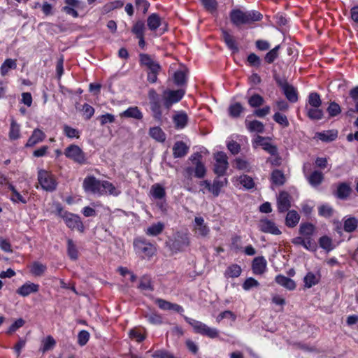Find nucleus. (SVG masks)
Listing matches in <instances>:
<instances>
[{"label":"nucleus","mask_w":358,"mask_h":358,"mask_svg":"<svg viewBox=\"0 0 358 358\" xmlns=\"http://www.w3.org/2000/svg\"><path fill=\"white\" fill-rule=\"evenodd\" d=\"M149 135L153 139L160 143H163L166 140V134L159 127H151L149 130Z\"/></svg>","instance_id":"72a5a7b5"},{"label":"nucleus","mask_w":358,"mask_h":358,"mask_svg":"<svg viewBox=\"0 0 358 358\" xmlns=\"http://www.w3.org/2000/svg\"><path fill=\"white\" fill-rule=\"evenodd\" d=\"M275 282L289 290H294L296 288L295 282L289 278L282 275H278L275 277Z\"/></svg>","instance_id":"a878e982"},{"label":"nucleus","mask_w":358,"mask_h":358,"mask_svg":"<svg viewBox=\"0 0 358 358\" xmlns=\"http://www.w3.org/2000/svg\"><path fill=\"white\" fill-rule=\"evenodd\" d=\"M138 288L142 291H152L151 280L148 276H143L140 281Z\"/></svg>","instance_id":"13d9d810"},{"label":"nucleus","mask_w":358,"mask_h":358,"mask_svg":"<svg viewBox=\"0 0 358 358\" xmlns=\"http://www.w3.org/2000/svg\"><path fill=\"white\" fill-rule=\"evenodd\" d=\"M184 319L189 325H191L196 334L207 336L210 338H216L219 336V331L216 328L210 327L200 321L187 316H184Z\"/></svg>","instance_id":"20e7f679"},{"label":"nucleus","mask_w":358,"mask_h":358,"mask_svg":"<svg viewBox=\"0 0 358 358\" xmlns=\"http://www.w3.org/2000/svg\"><path fill=\"white\" fill-rule=\"evenodd\" d=\"M47 270V266L39 262H34L30 266L31 273L36 276H42Z\"/></svg>","instance_id":"c756f323"},{"label":"nucleus","mask_w":358,"mask_h":358,"mask_svg":"<svg viewBox=\"0 0 358 358\" xmlns=\"http://www.w3.org/2000/svg\"><path fill=\"white\" fill-rule=\"evenodd\" d=\"M292 243L295 245H302L305 249L311 252L316 251L317 248L315 241H307L302 236L294 238Z\"/></svg>","instance_id":"aec40b11"},{"label":"nucleus","mask_w":358,"mask_h":358,"mask_svg":"<svg viewBox=\"0 0 358 358\" xmlns=\"http://www.w3.org/2000/svg\"><path fill=\"white\" fill-rule=\"evenodd\" d=\"M291 206L290 196L286 192H280L277 198V207L280 213H285Z\"/></svg>","instance_id":"dca6fc26"},{"label":"nucleus","mask_w":358,"mask_h":358,"mask_svg":"<svg viewBox=\"0 0 358 358\" xmlns=\"http://www.w3.org/2000/svg\"><path fill=\"white\" fill-rule=\"evenodd\" d=\"M172 119L174 126L177 129H184L189 120L187 113L183 110L176 111Z\"/></svg>","instance_id":"f3484780"},{"label":"nucleus","mask_w":358,"mask_h":358,"mask_svg":"<svg viewBox=\"0 0 358 358\" xmlns=\"http://www.w3.org/2000/svg\"><path fill=\"white\" fill-rule=\"evenodd\" d=\"M150 193L157 199H163L166 194L164 188L159 184H155L152 186Z\"/></svg>","instance_id":"c03bdc74"},{"label":"nucleus","mask_w":358,"mask_h":358,"mask_svg":"<svg viewBox=\"0 0 358 358\" xmlns=\"http://www.w3.org/2000/svg\"><path fill=\"white\" fill-rule=\"evenodd\" d=\"M17 68V61L13 59H6L0 67V73L1 76L7 75L8 71L11 69Z\"/></svg>","instance_id":"f704fd0d"},{"label":"nucleus","mask_w":358,"mask_h":358,"mask_svg":"<svg viewBox=\"0 0 358 358\" xmlns=\"http://www.w3.org/2000/svg\"><path fill=\"white\" fill-rule=\"evenodd\" d=\"M63 219L69 228L71 229H77L81 232L84 231L83 222L78 215L69 213H65L63 215Z\"/></svg>","instance_id":"f8f14e48"},{"label":"nucleus","mask_w":358,"mask_h":358,"mask_svg":"<svg viewBox=\"0 0 358 358\" xmlns=\"http://www.w3.org/2000/svg\"><path fill=\"white\" fill-rule=\"evenodd\" d=\"M351 189L346 183H341L337 187L336 195L338 198L346 199L350 194Z\"/></svg>","instance_id":"a19ab883"},{"label":"nucleus","mask_w":358,"mask_h":358,"mask_svg":"<svg viewBox=\"0 0 358 358\" xmlns=\"http://www.w3.org/2000/svg\"><path fill=\"white\" fill-rule=\"evenodd\" d=\"M319 244L322 248L327 251H330L334 248L332 246L331 239L327 236H322L319 239Z\"/></svg>","instance_id":"052dcab7"},{"label":"nucleus","mask_w":358,"mask_h":358,"mask_svg":"<svg viewBox=\"0 0 358 358\" xmlns=\"http://www.w3.org/2000/svg\"><path fill=\"white\" fill-rule=\"evenodd\" d=\"M229 17L231 22L236 27L260 21L262 19V15L257 10L244 12L240 9L231 10Z\"/></svg>","instance_id":"f03ea898"},{"label":"nucleus","mask_w":358,"mask_h":358,"mask_svg":"<svg viewBox=\"0 0 358 358\" xmlns=\"http://www.w3.org/2000/svg\"><path fill=\"white\" fill-rule=\"evenodd\" d=\"M38 180L41 187L46 191L52 192L56 189V180L51 173L45 170L41 169L38 171Z\"/></svg>","instance_id":"423d86ee"},{"label":"nucleus","mask_w":358,"mask_h":358,"mask_svg":"<svg viewBox=\"0 0 358 358\" xmlns=\"http://www.w3.org/2000/svg\"><path fill=\"white\" fill-rule=\"evenodd\" d=\"M194 229L197 236L201 237H206L210 231L209 227L205 224L204 220L201 217L194 218Z\"/></svg>","instance_id":"6ab92c4d"},{"label":"nucleus","mask_w":358,"mask_h":358,"mask_svg":"<svg viewBox=\"0 0 358 358\" xmlns=\"http://www.w3.org/2000/svg\"><path fill=\"white\" fill-rule=\"evenodd\" d=\"M308 101L312 108H319L322 104L320 96L317 92L310 93Z\"/></svg>","instance_id":"603ef678"},{"label":"nucleus","mask_w":358,"mask_h":358,"mask_svg":"<svg viewBox=\"0 0 358 358\" xmlns=\"http://www.w3.org/2000/svg\"><path fill=\"white\" fill-rule=\"evenodd\" d=\"M82 111L85 120H90L94 113V108L88 103H85L83 105Z\"/></svg>","instance_id":"774afa93"},{"label":"nucleus","mask_w":358,"mask_h":358,"mask_svg":"<svg viewBox=\"0 0 358 358\" xmlns=\"http://www.w3.org/2000/svg\"><path fill=\"white\" fill-rule=\"evenodd\" d=\"M315 231L313 224L306 222L301 223L299 227V234L303 236L307 241H314L312 238Z\"/></svg>","instance_id":"b1692460"},{"label":"nucleus","mask_w":358,"mask_h":358,"mask_svg":"<svg viewBox=\"0 0 358 358\" xmlns=\"http://www.w3.org/2000/svg\"><path fill=\"white\" fill-rule=\"evenodd\" d=\"M162 24V18L157 13H152L147 19L148 27L152 31H156Z\"/></svg>","instance_id":"393cba45"},{"label":"nucleus","mask_w":358,"mask_h":358,"mask_svg":"<svg viewBox=\"0 0 358 358\" xmlns=\"http://www.w3.org/2000/svg\"><path fill=\"white\" fill-rule=\"evenodd\" d=\"M258 227L259 230L264 233L271 234L273 235H280L282 233L273 221L266 218L262 219L259 221Z\"/></svg>","instance_id":"4468645a"},{"label":"nucleus","mask_w":358,"mask_h":358,"mask_svg":"<svg viewBox=\"0 0 358 358\" xmlns=\"http://www.w3.org/2000/svg\"><path fill=\"white\" fill-rule=\"evenodd\" d=\"M120 116L124 117H131L136 120H141L143 117L142 112L137 106H131L123 111Z\"/></svg>","instance_id":"bb28decb"},{"label":"nucleus","mask_w":358,"mask_h":358,"mask_svg":"<svg viewBox=\"0 0 358 358\" xmlns=\"http://www.w3.org/2000/svg\"><path fill=\"white\" fill-rule=\"evenodd\" d=\"M173 80L176 85L180 86L186 82V74L183 71H177L173 76Z\"/></svg>","instance_id":"e2e57ef3"},{"label":"nucleus","mask_w":358,"mask_h":358,"mask_svg":"<svg viewBox=\"0 0 358 358\" xmlns=\"http://www.w3.org/2000/svg\"><path fill=\"white\" fill-rule=\"evenodd\" d=\"M164 229V223L159 222L152 224L145 231V234L148 236H156L160 234Z\"/></svg>","instance_id":"58836bf2"},{"label":"nucleus","mask_w":358,"mask_h":358,"mask_svg":"<svg viewBox=\"0 0 358 358\" xmlns=\"http://www.w3.org/2000/svg\"><path fill=\"white\" fill-rule=\"evenodd\" d=\"M201 159L202 155L199 152L192 154L189 157V160L195 165L194 176L198 178H204L206 173L205 165Z\"/></svg>","instance_id":"9b49d317"},{"label":"nucleus","mask_w":358,"mask_h":358,"mask_svg":"<svg viewBox=\"0 0 358 358\" xmlns=\"http://www.w3.org/2000/svg\"><path fill=\"white\" fill-rule=\"evenodd\" d=\"M64 154L66 157L79 164H85L87 163L85 154L78 145L74 144L69 145L64 150Z\"/></svg>","instance_id":"39448f33"},{"label":"nucleus","mask_w":358,"mask_h":358,"mask_svg":"<svg viewBox=\"0 0 358 358\" xmlns=\"http://www.w3.org/2000/svg\"><path fill=\"white\" fill-rule=\"evenodd\" d=\"M8 136L10 140H17L20 137V125L14 120L11 122Z\"/></svg>","instance_id":"de8ad7c7"},{"label":"nucleus","mask_w":358,"mask_h":358,"mask_svg":"<svg viewBox=\"0 0 358 358\" xmlns=\"http://www.w3.org/2000/svg\"><path fill=\"white\" fill-rule=\"evenodd\" d=\"M64 134L70 138H79L80 136V132L78 130L72 128L68 125L64 126Z\"/></svg>","instance_id":"338daca9"},{"label":"nucleus","mask_w":358,"mask_h":358,"mask_svg":"<svg viewBox=\"0 0 358 358\" xmlns=\"http://www.w3.org/2000/svg\"><path fill=\"white\" fill-rule=\"evenodd\" d=\"M45 138V133L39 129H35L31 136L29 138L25 146L33 147L38 143L42 142Z\"/></svg>","instance_id":"4be33fe9"},{"label":"nucleus","mask_w":358,"mask_h":358,"mask_svg":"<svg viewBox=\"0 0 358 358\" xmlns=\"http://www.w3.org/2000/svg\"><path fill=\"white\" fill-rule=\"evenodd\" d=\"M205 9L211 14L217 12L218 3L217 0H201Z\"/></svg>","instance_id":"8fccbe9b"},{"label":"nucleus","mask_w":358,"mask_h":358,"mask_svg":"<svg viewBox=\"0 0 358 358\" xmlns=\"http://www.w3.org/2000/svg\"><path fill=\"white\" fill-rule=\"evenodd\" d=\"M327 112L331 117H335L341 113V106L336 102H331L327 108Z\"/></svg>","instance_id":"0e129e2a"},{"label":"nucleus","mask_w":358,"mask_h":358,"mask_svg":"<svg viewBox=\"0 0 358 358\" xmlns=\"http://www.w3.org/2000/svg\"><path fill=\"white\" fill-rule=\"evenodd\" d=\"M307 115L312 120H319L323 117V111L319 108H306Z\"/></svg>","instance_id":"864d4df0"},{"label":"nucleus","mask_w":358,"mask_h":358,"mask_svg":"<svg viewBox=\"0 0 358 358\" xmlns=\"http://www.w3.org/2000/svg\"><path fill=\"white\" fill-rule=\"evenodd\" d=\"M56 345V341L52 336H48L41 341V346L40 351L45 353L48 351L52 350Z\"/></svg>","instance_id":"e433bc0d"},{"label":"nucleus","mask_w":358,"mask_h":358,"mask_svg":"<svg viewBox=\"0 0 358 358\" xmlns=\"http://www.w3.org/2000/svg\"><path fill=\"white\" fill-rule=\"evenodd\" d=\"M276 82L289 101L295 103L298 101L296 90L292 85L289 84L286 80L278 79Z\"/></svg>","instance_id":"9d476101"},{"label":"nucleus","mask_w":358,"mask_h":358,"mask_svg":"<svg viewBox=\"0 0 358 358\" xmlns=\"http://www.w3.org/2000/svg\"><path fill=\"white\" fill-rule=\"evenodd\" d=\"M129 336L131 339L134 340L138 343L142 342L145 338V336L143 331L136 327L129 330Z\"/></svg>","instance_id":"a18cd8bd"},{"label":"nucleus","mask_w":358,"mask_h":358,"mask_svg":"<svg viewBox=\"0 0 358 358\" xmlns=\"http://www.w3.org/2000/svg\"><path fill=\"white\" fill-rule=\"evenodd\" d=\"M145 24L143 21L138 20L135 22L132 27L131 32L136 35V36H144L145 33Z\"/></svg>","instance_id":"5fc2aeb1"},{"label":"nucleus","mask_w":358,"mask_h":358,"mask_svg":"<svg viewBox=\"0 0 358 358\" xmlns=\"http://www.w3.org/2000/svg\"><path fill=\"white\" fill-rule=\"evenodd\" d=\"M319 215L329 218L334 214V209L328 204H323L318 208Z\"/></svg>","instance_id":"4d7b16f0"},{"label":"nucleus","mask_w":358,"mask_h":358,"mask_svg":"<svg viewBox=\"0 0 358 358\" xmlns=\"http://www.w3.org/2000/svg\"><path fill=\"white\" fill-rule=\"evenodd\" d=\"M243 110V107L240 103H234L229 107V113L231 117H238Z\"/></svg>","instance_id":"3c124183"},{"label":"nucleus","mask_w":358,"mask_h":358,"mask_svg":"<svg viewBox=\"0 0 358 358\" xmlns=\"http://www.w3.org/2000/svg\"><path fill=\"white\" fill-rule=\"evenodd\" d=\"M185 90L182 89L177 90H166L163 92L164 106L169 109L173 104L179 102L185 95Z\"/></svg>","instance_id":"0eeeda50"},{"label":"nucleus","mask_w":358,"mask_h":358,"mask_svg":"<svg viewBox=\"0 0 358 358\" xmlns=\"http://www.w3.org/2000/svg\"><path fill=\"white\" fill-rule=\"evenodd\" d=\"M358 226V220L354 217L344 218L343 229L346 232L354 231Z\"/></svg>","instance_id":"ea45409f"},{"label":"nucleus","mask_w":358,"mask_h":358,"mask_svg":"<svg viewBox=\"0 0 358 358\" xmlns=\"http://www.w3.org/2000/svg\"><path fill=\"white\" fill-rule=\"evenodd\" d=\"M222 36L224 43L230 50L235 52L238 50L237 43L231 34L226 30H222Z\"/></svg>","instance_id":"7c9ffc66"},{"label":"nucleus","mask_w":358,"mask_h":358,"mask_svg":"<svg viewBox=\"0 0 358 358\" xmlns=\"http://www.w3.org/2000/svg\"><path fill=\"white\" fill-rule=\"evenodd\" d=\"M303 171L309 184L313 187H318L324 180V175L320 171H314L308 175L306 172V164L303 165Z\"/></svg>","instance_id":"2eb2a0df"},{"label":"nucleus","mask_w":358,"mask_h":358,"mask_svg":"<svg viewBox=\"0 0 358 358\" xmlns=\"http://www.w3.org/2000/svg\"><path fill=\"white\" fill-rule=\"evenodd\" d=\"M150 103V109L152 112L153 117L157 120L160 121L162 117V111L161 109V104L159 101H152Z\"/></svg>","instance_id":"37998d69"},{"label":"nucleus","mask_w":358,"mask_h":358,"mask_svg":"<svg viewBox=\"0 0 358 358\" xmlns=\"http://www.w3.org/2000/svg\"><path fill=\"white\" fill-rule=\"evenodd\" d=\"M224 319L231 320V322H234L236 319V316L233 312L230 310H224L217 315L216 321L217 322H220Z\"/></svg>","instance_id":"680f3d73"},{"label":"nucleus","mask_w":358,"mask_h":358,"mask_svg":"<svg viewBox=\"0 0 358 358\" xmlns=\"http://www.w3.org/2000/svg\"><path fill=\"white\" fill-rule=\"evenodd\" d=\"M317 137L325 142L333 141L337 138V131H327L322 132H318L316 134Z\"/></svg>","instance_id":"79ce46f5"},{"label":"nucleus","mask_w":358,"mask_h":358,"mask_svg":"<svg viewBox=\"0 0 358 358\" xmlns=\"http://www.w3.org/2000/svg\"><path fill=\"white\" fill-rule=\"evenodd\" d=\"M189 151V147L183 141H177L173 146V155L175 158L185 157Z\"/></svg>","instance_id":"5701e85b"},{"label":"nucleus","mask_w":358,"mask_h":358,"mask_svg":"<svg viewBox=\"0 0 358 358\" xmlns=\"http://www.w3.org/2000/svg\"><path fill=\"white\" fill-rule=\"evenodd\" d=\"M189 244V236L187 234L177 232L171 244V249L175 251H181Z\"/></svg>","instance_id":"ddd939ff"},{"label":"nucleus","mask_w":358,"mask_h":358,"mask_svg":"<svg viewBox=\"0 0 358 358\" xmlns=\"http://www.w3.org/2000/svg\"><path fill=\"white\" fill-rule=\"evenodd\" d=\"M67 253L69 258L76 260L78 258V251L74 242L71 239L67 241Z\"/></svg>","instance_id":"49530a36"},{"label":"nucleus","mask_w":358,"mask_h":358,"mask_svg":"<svg viewBox=\"0 0 358 358\" xmlns=\"http://www.w3.org/2000/svg\"><path fill=\"white\" fill-rule=\"evenodd\" d=\"M215 161L214 164V172L218 176H222L226 173L229 168L228 157L225 152H217L214 155Z\"/></svg>","instance_id":"6e6552de"},{"label":"nucleus","mask_w":358,"mask_h":358,"mask_svg":"<svg viewBox=\"0 0 358 358\" xmlns=\"http://www.w3.org/2000/svg\"><path fill=\"white\" fill-rule=\"evenodd\" d=\"M320 280V275L319 273L308 272L303 278L304 286L307 288H310L317 285Z\"/></svg>","instance_id":"c85d7f7f"},{"label":"nucleus","mask_w":358,"mask_h":358,"mask_svg":"<svg viewBox=\"0 0 358 358\" xmlns=\"http://www.w3.org/2000/svg\"><path fill=\"white\" fill-rule=\"evenodd\" d=\"M280 48V45H278L266 53L264 59L268 64L273 63L278 58Z\"/></svg>","instance_id":"6e6d98bb"},{"label":"nucleus","mask_w":358,"mask_h":358,"mask_svg":"<svg viewBox=\"0 0 358 358\" xmlns=\"http://www.w3.org/2000/svg\"><path fill=\"white\" fill-rule=\"evenodd\" d=\"M266 261L264 257H255L252 264V269L255 275L263 274L266 269Z\"/></svg>","instance_id":"412c9836"},{"label":"nucleus","mask_w":358,"mask_h":358,"mask_svg":"<svg viewBox=\"0 0 358 358\" xmlns=\"http://www.w3.org/2000/svg\"><path fill=\"white\" fill-rule=\"evenodd\" d=\"M83 188L86 193L97 196L111 195L117 196L121 193V191L112 182L97 179L92 175L85 178Z\"/></svg>","instance_id":"f257e3e1"},{"label":"nucleus","mask_w":358,"mask_h":358,"mask_svg":"<svg viewBox=\"0 0 358 358\" xmlns=\"http://www.w3.org/2000/svg\"><path fill=\"white\" fill-rule=\"evenodd\" d=\"M219 177L215 178L213 183L208 180H203L200 182V185L204 186L214 196H218L221 189L226 186L228 182L227 178L220 179Z\"/></svg>","instance_id":"1a4fd4ad"},{"label":"nucleus","mask_w":358,"mask_h":358,"mask_svg":"<svg viewBox=\"0 0 358 358\" xmlns=\"http://www.w3.org/2000/svg\"><path fill=\"white\" fill-rule=\"evenodd\" d=\"M239 182L246 189H251L254 187L255 185L252 178L246 175L241 176L239 178Z\"/></svg>","instance_id":"69168bd1"},{"label":"nucleus","mask_w":358,"mask_h":358,"mask_svg":"<svg viewBox=\"0 0 358 358\" xmlns=\"http://www.w3.org/2000/svg\"><path fill=\"white\" fill-rule=\"evenodd\" d=\"M133 246L135 252L143 259L152 257L157 252L155 245L143 237L134 238Z\"/></svg>","instance_id":"7ed1b4c3"},{"label":"nucleus","mask_w":358,"mask_h":358,"mask_svg":"<svg viewBox=\"0 0 358 358\" xmlns=\"http://www.w3.org/2000/svg\"><path fill=\"white\" fill-rule=\"evenodd\" d=\"M248 104L252 108H258L264 103V98L259 94H254L248 98Z\"/></svg>","instance_id":"09e8293b"},{"label":"nucleus","mask_w":358,"mask_h":358,"mask_svg":"<svg viewBox=\"0 0 358 358\" xmlns=\"http://www.w3.org/2000/svg\"><path fill=\"white\" fill-rule=\"evenodd\" d=\"M273 118L275 122H277L278 124H279L280 126H282L284 128H286V127H289V121H288L286 115H285L279 112L275 113L273 115Z\"/></svg>","instance_id":"bf43d9fd"},{"label":"nucleus","mask_w":358,"mask_h":358,"mask_svg":"<svg viewBox=\"0 0 358 358\" xmlns=\"http://www.w3.org/2000/svg\"><path fill=\"white\" fill-rule=\"evenodd\" d=\"M271 180L273 184L280 186L285 182V177L281 171L275 169L271 173Z\"/></svg>","instance_id":"4c0bfd02"},{"label":"nucleus","mask_w":358,"mask_h":358,"mask_svg":"<svg viewBox=\"0 0 358 358\" xmlns=\"http://www.w3.org/2000/svg\"><path fill=\"white\" fill-rule=\"evenodd\" d=\"M245 125L250 132L263 133L264 131V124L259 120H246Z\"/></svg>","instance_id":"c9c22d12"},{"label":"nucleus","mask_w":358,"mask_h":358,"mask_svg":"<svg viewBox=\"0 0 358 358\" xmlns=\"http://www.w3.org/2000/svg\"><path fill=\"white\" fill-rule=\"evenodd\" d=\"M300 220L299 214L294 210H289L285 218V224L288 227L293 228L299 223Z\"/></svg>","instance_id":"2f4dec72"},{"label":"nucleus","mask_w":358,"mask_h":358,"mask_svg":"<svg viewBox=\"0 0 358 358\" xmlns=\"http://www.w3.org/2000/svg\"><path fill=\"white\" fill-rule=\"evenodd\" d=\"M8 188L10 190L11 194L10 196V201L14 203H23L26 204L27 201L12 184H8Z\"/></svg>","instance_id":"cd10ccee"},{"label":"nucleus","mask_w":358,"mask_h":358,"mask_svg":"<svg viewBox=\"0 0 358 358\" xmlns=\"http://www.w3.org/2000/svg\"><path fill=\"white\" fill-rule=\"evenodd\" d=\"M241 272V267L236 264H234L227 268L224 275L227 278H235L239 277Z\"/></svg>","instance_id":"473e14b6"},{"label":"nucleus","mask_w":358,"mask_h":358,"mask_svg":"<svg viewBox=\"0 0 358 358\" xmlns=\"http://www.w3.org/2000/svg\"><path fill=\"white\" fill-rule=\"evenodd\" d=\"M39 290V285L34 282H27L20 286L16 293L23 297H26L32 293H36Z\"/></svg>","instance_id":"a211bd4d"}]
</instances>
